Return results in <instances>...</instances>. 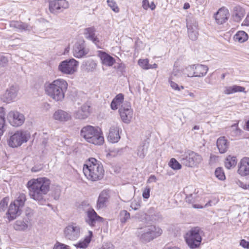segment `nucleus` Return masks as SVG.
Here are the masks:
<instances>
[{
  "label": "nucleus",
  "instance_id": "1",
  "mask_svg": "<svg viewBox=\"0 0 249 249\" xmlns=\"http://www.w3.org/2000/svg\"><path fill=\"white\" fill-rule=\"evenodd\" d=\"M51 181L46 177H39L30 179L26 184L29 195L31 198L36 201H41L44 196L50 190Z\"/></svg>",
  "mask_w": 249,
  "mask_h": 249
},
{
  "label": "nucleus",
  "instance_id": "2",
  "mask_svg": "<svg viewBox=\"0 0 249 249\" xmlns=\"http://www.w3.org/2000/svg\"><path fill=\"white\" fill-rule=\"evenodd\" d=\"M83 172L87 179L91 181L100 180L105 175L103 165L94 158H90L86 160L83 165Z\"/></svg>",
  "mask_w": 249,
  "mask_h": 249
},
{
  "label": "nucleus",
  "instance_id": "3",
  "mask_svg": "<svg viewBox=\"0 0 249 249\" xmlns=\"http://www.w3.org/2000/svg\"><path fill=\"white\" fill-rule=\"evenodd\" d=\"M67 82L62 78H58L46 83L44 90L46 94L56 101H60L65 98V92L68 89Z\"/></svg>",
  "mask_w": 249,
  "mask_h": 249
},
{
  "label": "nucleus",
  "instance_id": "4",
  "mask_svg": "<svg viewBox=\"0 0 249 249\" xmlns=\"http://www.w3.org/2000/svg\"><path fill=\"white\" fill-rule=\"evenodd\" d=\"M81 136L88 142L101 145L104 142V137L102 129L98 127L87 125L80 131Z\"/></svg>",
  "mask_w": 249,
  "mask_h": 249
},
{
  "label": "nucleus",
  "instance_id": "5",
  "mask_svg": "<svg viewBox=\"0 0 249 249\" xmlns=\"http://www.w3.org/2000/svg\"><path fill=\"white\" fill-rule=\"evenodd\" d=\"M26 201V195L23 193H19L15 200L9 206L6 215L9 220H14L20 215Z\"/></svg>",
  "mask_w": 249,
  "mask_h": 249
},
{
  "label": "nucleus",
  "instance_id": "6",
  "mask_svg": "<svg viewBox=\"0 0 249 249\" xmlns=\"http://www.w3.org/2000/svg\"><path fill=\"white\" fill-rule=\"evenodd\" d=\"M203 231L199 227H194L189 230L184 235V240L191 249L198 248L201 243V234Z\"/></svg>",
  "mask_w": 249,
  "mask_h": 249
},
{
  "label": "nucleus",
  "instance_id": "7",
  "mask_svg": "<svg viewBox=\"0 0 249 249\" xmlns=\"http://www.w3.org/2000/svg\"><path fill=\"white\" fill-rule=\"evenodd\" d=\"M30 134L23 130H18L12 135L8 140V145L12 147H17L28 141Z\"/></svg>",
  "mask_w": 249,
  "mask_h": 249
},
{
  "label": "nucleus",
  "instance_id": "8",
  "mask_svg": "<svg viewBox=\"0 0 249 249\" xmlns=\"http://www.w3.org/2000/svg\"><path fill=\"white\" fill-rule=\"evenodd\" d=\"M180 160L185 166L192 167L199 164L202 160V158L194 151H188L185 152Z\"/></svg>",
  "mask_w": 249,
  "mask_h": 249
},
{
  "label": "nucleus",
  "instance_id": "9",
  "mask_svg": "<svg viewBox=\"0 0 249 249\" xmlns=\"http://www.w3.org/2000/svg\"><path fill=\"white\" fill-rule=\"evenodd\" d=\"M208 67L202 64L190 65L186 68L185 74L189 77H203L208 71Z\"/></svg>",
  "mask_w": 249,
  "mask_h": 249
},
{
  "label": "nucleus",
  "instance_id": "10",
  "mask_svg": "<svg viewBox=\"0 0 249 249\" xmlns=\"http://www.w3.org/2000/svg\"><path fill=\"white\" fill-rule=\"evenodd\" d=\"M79 62L73 58L64 60L58 66V70L62 73L66 74H72L77 70Z\"/></svg>",
  "mask_w": 249,
  "mask_h": 249
},
{
  "label": "nucleus",
  "instance_id": "11",
  "mask_svg": "<svg viewBox=\"0 0 249 249\" xmlns=\"http://www.w3.org/2000/svg\"><path fill=\"white\" fill-rule=\"evenodd\" d=\"M69 2L66 0H53L49 2V10L52 14H57L67 9Z\"/></svg>",
  "mask_w": 249,
  "mask_h": 249
},
{
  "label": "nucleus",
  "instance_id": "12",
  "mask_svg": "<svg viewBox=\"0 0 249 249\" xmlns=\"http://www.w3.org/2000/svg\"><path fill=\"white\" fill-rule=\"evenodd\" d=\"M80 232V228L75 223L69 224L64 230L65 236L70 240H75L77 238Z\"/></svg>",
  "mask_w": 249,
  "mask_h": 249
},
{
  "label": "nucleus",
  "instance_id": "13",
  "mask_svg": "<svg viewBox=\"0 0 249 249\" xmlns=\"http://www.w3.org/2000/svg\"><path fill=\"white\" fill-rule=\"evenodd\" d=\"M7 118L9 123L15 127L21 125L25 121L24 115L18 111H10L7 115Z\"/></svg>",
  "mask_w": 249,
  "mask_h": 249
},
{
  "label": "nucleus",
  "instance_id": "14",
  "mask_svg": "<svg viewBox=\"0 0 249 249\" xmlns=\"http://www.w3.org/2000/svg\"><path fill=\"white\" fill-rule=\"evenodd\" d=\"M213 17L217 24L222 25L227 22L229 18V11L228 8L223 6L214 14Z\"/></svg>",
  "mask_w": 249,
  "mask_h": 249
},
{
  "label": "nucleus",
  "instance_id": "15",
  "mask_svg": "<svg viewBox=\"0 0 249 249\" xmlns=\"http://www.w3.org/2000/svg\"><path fill=\"white\" fill-rule=\"evenodd\" d=\"M87 217L86 222L91 227H95L96 223L104 222V218L98 215L96 212L93 209H90L87 211Z\"/></svg>",
  "mask_w": 249,
  "mask_h": 249
},
{
  "label": "nucleus",
  "instance_id": "16",
  "mask_svg": "<svg viewBox=\"0 0 249 249\" xmlns=\"http://www.w3.org/2000/svg\"><path fill=\"white\" fill-rule=\"evenodd\" d=\"M238 174L242 177L249 175V158H242L238 164Z\"/></svg>",
  "mask_w": 249,
  "mask_h": 249
},
{
  "label": "nucleus",
  "instance_id": "17",
  "mask_svg": "<svg viewBox=\"0 0 249 249\" xmlns=\"http://www.w3.org/2000/svg\"><path fill=\"white\" fill-rule=\"evenodd\" d=\"M119 113L122 121L125 123H129L131 120L133 111L130 105L122 107L119 109Z\"/></svg>",
  "mask_w": 249,
  "mask_h": 249
},
{
  "label": "nucleus",
  "instance_id": "18",
  "mask_svg": "<svg viewBox=\"0 0 249 249\" xmlns=\"http://www.w3.org/2000/svg\"><path fill=\"white\" fill-rule=\"evenodd\" d=\"M89 53V50L86 49L83 43H75L72 49L73 55L74 57L80 58L84 56Z\"/></svg>",
  "mask_w": 249,
  "mask_h": 249
},
{
  "label": "nucleus",
  "instance_id": "19",
  "mask_svg": "<svg viewBox=\"0 0 249 249\" xmlns=\"http://www.w3.org/2000/svg\"><path fill=\"white\" fill-rule=\"evenodd\" d=\"M143 235H149L151 239L160 236L162 233L161 228L154 225H150L145 228Z\"/></svg>",
  "mask_w": 249,
  "mask_h": 249
},
{
  "label": "nucleus",
  "instance_id": "20",
  "mask_svg": "<svg viewBox=\"0 0 249 249\" xmlns=\"http://www.w3.org/2000/svg\"><path fill=\"white\" fill-rule=\"evenodd\" d=\"M86 37L92 41L98 48H101V42L99 39L95 35V29L94 27L86 28L84 31Z\"/></svg>",
  "mask_w": 249,
  "mask_h": 249
},
{
  "label": "nucleus",
  "instance_id": "21",
  "mask_svg": "<svg viewBox=\"0 0 249 249\" xmlns=\"http://www.w3.org/2000/svg\"><path fill=\"white\" fill-rule=\"evenodd\" d=\"M98 55L100 58L101 63L103 65L111 67L115 63V59L105 52L99 51L98 52Z\"/></svg>",
  "mask_w": 249,
  "mask_h": 249
},
{
  "label": "nucleus",
  "instance_id": "22",
  "mask_svg": "<svg viewBox=\"0 0 249 249\" xmlns=\"http://www.w3.org/2000/svg\"><path fill=\"white\" fill-rule=\"evenodd\" d=\"M90 107L88 104H84L80 109L75 113V117L79 119L87 118L90 113Z\"/></svg>",
  "mask_w": 249,
  "mask_h": 249
},
{
  "label": "nucleus",
  "instance_id": "23",
  "mask_svg": "<svg viewBox=\"0 0 249 249\" xmlns=\"http://www.w3.org/2000/svg\"><path fill=\"white\" fill-rule=\"evenodd\" d=\"M120 139L118 127L116 126H112L109 130L107 137L108 141L112 143H115L119 141Z\"/></svg>",
  "mask_w": 249,
  "mask_h": 249
},
{
  "label": "nucleus",
  "instance_id": "24",
  "mask_svg": "<svg viewBox=\"0 0 249 249\" xmlns=\"http://www.w3.org/2000/svg\"><path fill=\"white\" fill-rule=\"evenodd\" d=\"M109 198V195L108 192L103 191L100 194L97 202V209H100L105 207Z\"/></svg>",
  "mask_w": 249,
  "mask_h": 249
},
{
  "label": "nucleus",
  "instance_id": "25",
  "mask_svg": "<svg viewBox=\"0 0 249 249\" xmlns=\"http://www.w3.org/2000/svg\"><path fill=\"white\" fill-rule=\"evenodd\" d=\"M249 35L245 31L240 30L237 31L233 36V40L235 42L243 43L249 39Z\"/></svg>",
  "mask_w": 249,
  "mask_h": 249
},
{
  "label": "nucleus",
  "instance_id": "26",
  "mask_svg": "<svg viewBox=\"0 0 249 249\" xmlns=\"http://www.w3.org/2000/svg\"><path fill=\"white\" fill-rule=\"evenodd\" d=\"M216 145L221 153H225L229 147V143L225 137H219L217 140Z\"/></svg>",
  "mask_w": 249,
  "mask_h": 249
},
{
  "label": "nucleus",
  "instance_id": "27",
  "mask_svg": "<svg viewBox=\"0 0 249 249\" xmlns=\"http://www.w3.org/2000/svg\"><path fill=\"white\" fill-rule=\"evenodd\" d=\"M124 99V95L122 93L117 94L112 100L110 107L113 110H116L118 107L123 103Z\"/></svg>",
  "mask_w": 249,
  "mask_h": 249
},
{
  "label": "nucleus",
  "instance_id": "28",
  "mask_svg": "<svg viewBox=\"0 0 249 249\" xmlns=\"http://www.w3.org/2000/svg\"><path fill=\"white\" fill-rule=\"evenodd\" d=\"M53 117L55 120L60 121H67L71 118V116L63 110H58L55 112Z\"/></svg>",
  "mask_w": 249,
  "mask_h": 249
},
{
  "label": "nucleus",
  "instance_id": "29",
  "mask_svg": "<svg viewBox=\"0 0 249 249\" xmlns=\"http://www.w3.org/2000/svg\"><path fill=\"white\" fill-rule=\"evenodd\" d=\"M246 92L245 88L237 85H233L232 86L227 87L225 88L224 93L226 94H231L236 92Z\"/></svg>",
  "mask_w": 249,
  "mask_h": 249
},
{
  "label": "nucleus",
  "instance_id": "30",
  "mask_svg": "<svg viewBox=\"0 0 249 249\" xmlns=\"http://www.w3.org/2000/svg\"><path fill=\"white\" fill-rule=\"evenodd\" d=\"M237 164V159L235 156L229 155L225 159L224 164L226 168L230 169L234 167Z\"/></svg>",
  "mask_w": 249,
  "mask_h": 249
},
{
  "label": "nucleus",
  "instance_id": "31",
  "mask_svg": "<svg viewBox=\"0 0 249 249\" xmlns=\"http://www.w3.org/2000/svg\"><path fill=\"white\" fill-rule=\"evenodd\" d=\"M89 235L86 236L83 240L80 241L76 245H75V246L77 248L85 249L88 246L91 240L92 232L91 231H89Z\"/></svg>",
  "mask_w": 249,
  "mask_h": 249
},
{
  "label": "nucleus",
  "instance_id": "32",
  "mask_svg": "<svg viewBox=\"0 0 249 249\" xmlns=\"http://www.w3.org/2000/svg\"><path fill=\"white\" fill-rule=\"evenodd\" d=\"M10 26L20 31H25L28 29V25L20 21H12Z\"/></svg>",
  "mask_w": 249,
  "mask_h": 249
},
{
  "label": "nucleus",
  "instance_id": "33",
  "mask_svg": "<svg viewBox=\"0 0 249 249\" xmlns=\"http://www.w3.org/2000/svg\"><path fill=\"white\" fill-rule=\"evenodd\" d=\"M245 12L243 9L240 6L235 7L234 9L233 17L235 20L239 21L244 16Z\"/></svg>",
  "mask_w": 249,
  "mask_h": 249
},
{
  "label": "nucleus",
  "instance_id": "34",
  "mask_svg": "<svg viewBox=\"0 0 249 249\" xmlns=\"http://www.w3.org/2000/svg\"><path fill=\"white\" fill-rule=\"evenodd\" d=\"M18 91V87L14 86L10 87L6 93V96H8L9 98V99L7 100V102H8L12 101V99L17 95Z\"/></svg>",
  "mask_w": 249,
  "mask_h": 249
},
{
  "label": "nucleus",
  "instance_id": "35",
  "mask_svg": "<svg viewBox=\"0 0 249 249\" xmlns=\"http://www.w3.org/2000/svg\"><path fill=\"white\" fill-rule=\"evenodd\" d=\"M130 217V213L126 210H122L120 213V220L122 223H125Z\"/></svg>",
  "mask_w": 249,
  "mask_h": 249
},
{
  "label": "nucleus",
  "instance_id": "36",
  "mask_svg": "<svg viewBox=\"0 0 249 249\" xmlns=\"http://www.w3.org/2000/svg\"><path fill=\"white\" fill-rule=\"evenodd\" d=\"M107 2L108 6L113 12L116 13L120 12V8L114 0H107Z\"/></svg>",
  "mask_w": 249,
  "mask_h": 249
},
{
  "label": "nucleus",
  "instance_id": "37",
  "mask_svg": "<svg viewBox=\"0 0 249 249\" xmlns=\"http://www.w3.org/2000/svg\"><path fill=\"white\" fill-rule=\"evenodd\" d=\"M169 166L174 170H179L182 167L181 165L174 158L170 160Z\"/></svg>",
  "mask_w": 249,
  "mask_h": 249
},
{
  "label": "nucleus",
  "instance_id": "38",
  "mask_svg": "<svg viewBox=\"0 0 249 249\" xmlns=\"http://www.w3.org/2000/svg\"><path fill=\"white\" fill-rule=\"evenodd\" d=\"M215 177L219 180H224L226 178L225 173L221 167L217 168L214 173Z\"/></svg>",
  "mask_w": 249,
  "mask_h": 249
},
{
  "label": "nucleus",
  "instance_id": "39",
  "mask_svg": "<svg viewBox=\"0 0 249 249\" xmlns=\"http://www.w3.org/2000/svg\"><path fill=\"white\" fill-rule=\"evenodd\" d=\"M138 65L143 70H148L149 67L148 59H140L138 61Z\"/></svg>",
  "mask_w": 249,
  "mask_h": 249
},
{
  "label": "nucleus",
  "instance_id": "40",
  "mask_svg": "<svg viewBox=\"0 0 249 249\" xmlns=\"http://www.w3.org/2000/svg\"><path fill=\"white\" fill-rule=\"evenodd\" d=\"M27 228V225L22 221H16L14 224V228L16 230H24Z\"/></svg>",
  "mask_w": 249,
  "mask_h": 249
},
{
  "label": "nucleus",
  "instance_id": "41",
  "mask_svg": "<svg viewBox=\"0 0 249 249\" xmlns=\"http://www.w3.org/2000/svg\"><path fill=\"white\" fill-rule=\"evenodd\" d=\"M53 249H71V248L67 245L57 242L53 246Z\"/></svg>",
  "mask_w": 249,
  "mask_h": 249
},
{
  "label": "nucleus",
  "instance_id": "42",
  "mask_svg": "<svg viewBox=\"0 0 249 249\" xmlns=\"http://www.w3.org/2000/svg\"><path fill=\"white\" fill-rule=\"evenodd\" d=\"M169 82H170L171 87L174 90L179 91L181 89H184L183 86H181L180 87H179L178 85L176 83H175L171 80L169 81Z\"/></svg>",
  "mask_w": 249,
  "mask_h": 249
},
{
  "label": "nucleus",
  "instance_id": "43",
  "mask_svg": "<svg viewBox=\"0 0 249 249\" xmlns=\"http://www.w3.org/2000/svg\"><path fill=\"white\" fill-rule=\"evenodd\" d=\"M150 188L146 187L142 192V197L145 199H148L150 197Z\"/></svg>",
  "mask_w": 249,
  "mask_h": 249
},
{
  "label": "nucleus",
  "instance_id": "44",
  "mask_svg": "<svg viewBox=\"0 0 249 249\" xmlns=\"http://www.w3.org/2000/svg\"><path fill=\"white\" fill-rule=\"evenodd\" d=\"M240 245L244 249H249V242L247 241L245 239L241 240Z\"/></svg>",
  "mask_w": 249,
  "mask_h": 249
},
{
  "label": "nucleus",
  "instance_id": "45",
  "mask_svg": "<svg viewBox=\"0 0 249 249\" xmlns=\"http://www.w3.org/2000/svg\"><path fill=\"white\" fill-rule=\"evenodd\" d=\"M149 4L148 0H143L142 2V6L144 9L147 10L149 7Z\"/></svg>",
  "mask_w": 249,
  "mask_h": 249
},
{
  "label": "nucleus",
  "instance_id": "46",
  "mask_svg": "<svg viewBox=\"0 0 249 249\" xmlns=\"http://www.w3.org/2000/svg\"><path fill=\"white\" fill-rule=\"evenodd\" d=\"M157 178L154 175H151L147 180V182L150 183L152 182H156Z\"/></svg>",
  "mask_w": 249,
  "mask_h": 249
},
{
  "label": "nucleus",
  "instance_id": "47",
  "mask_svg": "<svg viewBox=\"0 0 249 249\" xmlns=\"http://www.w3.org/2000/svg\"><path fill=\"white\" fill-rule=\"evenodd\" d=\"M9 199L8 197H4L3 198V199L2 200V205L3 206L7 205L8 202L9 201Z\"/></svg>",
  "mask_w": 249,
  "mask_h": 249
},
{
  "label": "nucleus",
  "instance_id": "48",
  "mask_svg": "<svg viewBox=\"0 0 249 249\" xmlns=\"http://www.w3.org/2000/svg\"><path fill=\"white\" fill-rule=\"evenodd\" d=\"M149 8H150L152 10H154L156 8V6L155 4L154 3V2H152L149 4Z\"/></svg>",
  "mask_w": 249,
  "mask_h": 249
},
{
  "label": "nucleus",
  "instance_id": "49",
  "mask_svg": "<svg viewBox=\"0 0 249 249\" xmlns=\"http://www.w3.org/2000/svg\"><path fill=\"white\" fill-rule=\"evenodd\" d=\"M157 68H158V65L156 63H154L153 65L149 64V69H156Z\"/></svg>",
  "mask_w": 249,
  "mask_h": 249
},
{
  "label": "nucleus",
  "instance_id": "50",
  "mask_svg": "<svg viewBox=\"0 0 249 249\" xmlns=\"http://www.w3.org/2000/svg\"><path fill=\"white\" fill-rule=\"evenodd\" d=\"M190 6L189 3H185L183 6L184 9H188L190 8Z\"/></svg>",
  "mask_w": 249,
  "mask_h": 249
},
{
  "label": "nucleus",
  "instance_id": "51",
  "mask_svg": "<svg viewBox=\"0 0 249 249\" xmlns=\"http://www.w3.org/2000/svg\"><path fill=\"white\" fill-rule=\"evenodd\" d=\"M125 68L124 64L121 63H120L117 67L118 69H124Z\"/></svg>",
  "mask_w": 249,
  "mask_h": 249
},
{
  "label": "nucleus",
  "instance_id": "52",
  "mask_svg": "<svg viewBox=\"0 0 249 249\" xmlns=\"http://www.w3.org/2000/svg\"><path fill=\"white\" fill-rule=\"evenodd\" d=\"M70 45H69L65 49V51H64V53L65 54V53H68L70 51Z\"/></svg>",
  "mask_w": 249,
  "mask_h": 249
},
{
  "label": "nucleus",
  "instance_id": "53",
  "mask_svg": "<svg viewBox=\"0 0 249 249\" xmlns=\"http://www.w3.org/2000/svg\"><path fill=\"white\" fill-rule=\"evenodd\" d=\"M246 129L248 131H249V119L246 123Z\"/></svg>",
  "mask_w": 249,
  "mask_h": 249
},
{
  "label": "nucleus",
  "instance_id": "54",
  "mask_svg": "<svg viewBox=\"0 0 249 249\" xmlns=\"http://www.w3.org/2000/svg\"><path fill=\"white\" fill-rule=\"evenodd\" d=\"M217 158V157L216 156H211L210 157V161L212 162L213 160H215Z\"/></svg>",
  "mask_w": 249,
  "mask_h": 249
},
{
  "label": "nucleus",
  "instance_id": "55",
  "mask_svg": "<svg viewBox=\"0 0 249 249\" xmlns=\"http://www.w3.org/2000/svg\"><path fill=\"white\" fill-rule=\"evenodd\" d=\"M193 207L195 208L201 209L203 208V206L200 205H194Z\"/></svg>",
  "mask_w": 249,
  "mask_h": 249
},
{
  "label": "nucleus",
  "instance_id": "56",
  "mask_svg": "<svg viewBox=\"0 0 249 249\" xmlns=\"http://www.w3.org/2000/svg\"><path fill=\"white\" fill-rule=\"evenodd\" d=\"M163 249H180L178 247H164Z\"/></svg>",
  "mask_w": 249,
  "mask_h": 249
},
{
  "label": "nucleus",
  "instance_id": "57",
  "mask_svg": "<svg viewBox=\"0 0 249 249\" xmlns=\"http://www.w3.org/2000/svg\"><path fill=\"white\" fill-rule=\"evenodd\" d=\"M199 129V126H198V125H195L194 126V127L193 128L192 130H198Z\"/></svg>",
  "mask_w": 249,
  "mask_h": 249
},
{
  "label": "nucleus",
  "instance_id": "58",
  "mask_svg": "<svg viewBox=\"0 0 249 249\" xmlns=\"http://www.w3.org/2000/svg\"><path fill=\"white\" fill-rule=\"evenodd\" d=\"M211 202L212 201L211 200L209 201L205 205V207H207V206H211L212 204H211Z\"/></svg>",
  "mask_w": 249,
  "mask_h": 249
},
{
  "label": "nucleus",
  "instance_id": "59",
  "mask_svg": "<svg viewBox=\"0 0 249 249\" xmlns=\"http://www.w3.org/2000/svg\"><path fill=\"white\" fill-rule=\"evenodd\" d=\"M244 24L246 26H249V22H248L247 19L246 18L244 21Z\"/></svg>",
  "mask_w": 249,
  "mask_h": 249
},
{
  "label": "nucleus",
  "instance_id": "60",
  "mask_svg": "<svg viewBox=\"0 0 249 249\" xmlns=\"http://www.w3.org/2000/svg\"><path fill=\"white\" fill-rule=\"evenodd\" d=\"M189 95L190 96L192 97H195V94L193 93H192V92H190L189 93Z\"/></svg>",
  "mask_w": 249,
  "mask_h": 249
},
{
  "label": "nucleus",
  "instance_id": "61",
  "mask_svg": "<svg viewBox=\"0 0 249 249\" xmlns=\"http://www.w3.org/2000/svg\"><path fill=\"white\" fill-rule=\"evenodd\" d=\"M225 77V74H223L222 75L221 78H222V79H224Z\"/></svg>",
  "mask_w": 249,
  "mask_h": 249
},
{
  "label": "nucleus",
  "instance_id": "62",
  "mask_svg": "<svg viewBox=\"0 0 249 249\" xmlns=\"http://www.w3.org/2000/svg\"><path fill=\"white\" fill-rule=\"evenodd\" d=\"M133 204H132V205H131V207H132L133 209H135V210L137 209V208H136V207H134H134H133Z\"/></svg>",
  "mask_w": 249,
  "mask_h": 249
},
{
  "label": "nucleus",
  "instance_id": "63",
  "mask_svg": "<svg viewBox=\"0 0 249 249\" xmlns=\"http://www.w3.org/2000/svg\"><path fill=\"white\" fill-rule=\"evenodd\" d=\"M32 172H36L37 171H36V170H34V168H33L32 169Z\"/></svg>",
  "mask_w": 249,
  "mask_h": 249
}]
</instances>
